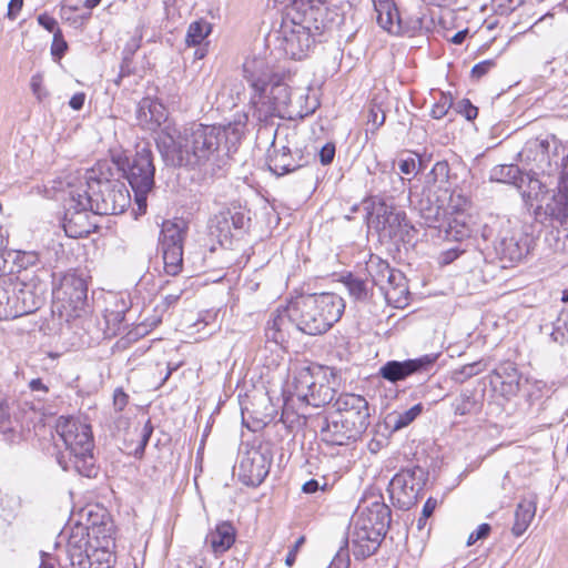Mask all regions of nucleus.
<instances>
[{"label": "nucleus", "mask_w": 568, "mask_h": 568, "mask_svg": "<svg viewBox=\"0 0 568 568\" xmlns=\"http://www.w3.org/2000/svg\"><path fill=\"white\" fill-rule=\"evenodd\" d=\"M247 115L241 114L226 125L192 124L178 130L165 125L156 138L158 149L166 164L173 166H204L212 170L224 164L225 144H234L244 135Z\"/></svg>", "instance_id": "nucleus-1"}, {"label": "nucleus", "mask_w": 568, "mask_h": 568, "mask_svg": "<svg viewBox=\"0 0 568 568\" xmlns=\"http://www.w3.org/2000/svg\"><path fill=\"white\" fill-rule=\"evenodd\" d=\"M344 310V300L335 293L298 296L273 314L267 322L265 336L276 345L284 346L291 325L307 335L324 334L341 318Z\"/></svg>", "instance_id": "nucleus-2"}, {"label": "nucleus", "mask_w": 568, "mask_h": 568, "mask_svg": "<svg viewBox=\"0 0 568 568\" xmlns=\"http://www.w3.org/2000/svg\"><path fill=\"white\" fill-rule=\"evenodd\" d=\"M264 61L260 59L247 60L243 64L245 79L250 82L253 93L251 104L254 109L253 115L258 121H267L272 116L293 119L304 116L300 109L298 101H295L296 93L282 82L268 81V74L263 71Z\"/></svg>", "instance_id": "nucleus-3"}, {"label": "nucleus", "mask_w": 568, "mask_h": 568, "mask_svg": "<svg viewBox=\"0 0 568 568\" xmlns=\"http://www.w3.org/2000/svg\"><path fill=\"white\" fill-rule=\"evenodd\" d=\"M55 430L64 445L57 460L63 470H74L79 475L92 477L95 475L93 462V439L91 427L79 418L60 416Z\"/></svg>", "instance_id": "nucleus-4"}, {"label": "nucleus", "mask_w": 568, "mask_h": 568, "mask_svg": "<svg viewBox=\"0 0 568 568\" xmlns=\"http://www.w3.org/2000/svg\"><path fill=\"white\" fill-rule=\"evenodd\" d=\"M74 187L92 202L91 212L100 215L123 213L130 205V193L123 182L110 180L103 175L102 165L85 172L83 179Z\"/></svg>", "instance_id": "nucleus-5"}, {"label": "nucleus", "mask_w": 568, "mask_h": 568, "mask_svg": "<svg viewBox=\"0 0 568 568\" xmlns=\"http://www.w3.org/2000/svg\"><path fill=\"white\" fill-rule=\"evenodd\" d=\"M390 523V509L381 501H374L355 517L349 538L356 558H367L379 547Z\"/></svg>", "instance_id": "nucleus-6"}, {"label": "nucleus", "mask_w": 568, "mask_h": 568, "mask_svg": "<svg viewBox=\"0 0 568 568\" xmlns=\"http://www.w3.org/2000/svg\"><path fill=\"white\" fill-rule=\"evenodd\" d=\"M334 374L324 366L296 364L293 368V396L313 407H322L335 397Z\"/></svg>", "instance_id": "nucleus-7"}, {"label": "nucleus", "mask_w": 568, "mask_h": 568, "mask_svg": "<svg viewBox=\"0 0 568 568\" xmlns=\"http://www.w3.org/2000/svg\"><path fill=\"white\" fill-rule=\"evenodd\" d=\"M113 162L131 185L140 210L146 209V195L154 186L155 166L152 151L148 146L138 149L132 156L116 155Z\"/></svg>", "instance_id": "nucleus-8"}, {"label": "nucleus", "mask_w": 568, "mask_h": 568, "mask_svg": "<svg viewBox=\"0 0 568 568\" xmlns=\"http://www.w3.org/2000/svg\"><path fill=\"white\" fill-rule=\"evenodd\" d=\"M368 227L376 230L383 237H396L407 233L408 222L403 211H397L384 200L373 197L366 202Z\"/></svg>", "instance_id": "nucleus-9"}, {"label": "nucleus", "mask_w": 568, "mask_h": 568, "mask_svg": "<svg viewBox=\"0 0 568 568\" xmlns=\"http://www.w3.org/2000/svg\"><path fill=\"white\" fill-rule=\"evenodd\" d=\"M427 481V473L419 466L406 468L397 473L388 485L394 505L400 509L414 506Z\"/></svg>", "instance_id": "nucleus-10"}, {"label": "nucleus", "mask_w": 568, "mask_h": 568, "mask_svg": "<svg viewBox=\"0 0 568 568\" xmlns=\"http://www.w3.org/2000/svg\"><path fill=\"white\" fill-rule=\"evenodd\" d=\"M92 202L87 193L79 192L70 185L69 199L63 222V229L69 237L79 239L90 234L92 224L89 221Z\"/></svg>", "instance_id": "nucleus-11"}, {"label": "nucleus", "mask_w": 568, "mask_h": 568, "mask_svg": "<svg viewBox=\"0 0 568 568\" xmlns=\"http://www.w3.org/2000/svg\"><path fill=\"white\" fill-rule=\"evenodd\" d=\"M87 280L77 272L65 273L53 290V298L68 316H79L87 304Z\"/></svg>", "instance_id": "nucleus-12"}, {"label": "nucleus", "mask_w": 568, "mask_h": 568, "mask_svg": "<svg viewBox=\"0 0 568 568\" xmlns=\"http://www.w3.org/2000/svg\"><path fill=\"white\" fill-rule=\"evenodd\" d=\"M366 272L371 277L372 286H378L386 301L398 306L399 297L397 295L406 292L403 274L390 268L386 261L376 255H372L367 261Z\"/></svg>", "instance_id": "nucleus-13"}, {"label": "nucleus", "mask_w": 568, "mask_h": 568, "mask_svg": "<svg viewBox=\"0 0 568 568\" xmlns=\"http://www.w3.org/2000/svg\"><path fill=\"white\" fill-rule=\"evenodd\" d=\"M324 14L325 9L321 6L308 0H294L283 21L295 27H304L305 31L322 39L329 28Z\"/></svg>", "instance_id": "nucleus-14"}, {"label": "nucleus", "mask_w": 568, "mask_h": 568, "mask_svg": "<svg viewBox=\"0 0 568 568\" xmlns=\"http://www.w3.org/2000/svg\"><path fill=\"white\" fill-rule=\"evenodd\" d=\"M281 47L285 54L294 60H302L313 51L322 39L315 37L304 27H295L282 21L280 28Z\"/></svg>", "instance_id": "nucleus-15"}, {"label": "nucleus", "mask_w": 568, "mask_h": 568, "mask_svg": "<svg viewBox=\"0 0 568 568\" xmlns=\"http://www.w3.org/2000/svg\"><path fill=\"white\" fill-rule=\"evenodd\" d=\"M272 458L256 447H251L239 463V478L247 486H258L268 475Z\"/></svg>", "instance_id": "nucleus-16"}, {"label": "nucleus", "mask_w": 568, "mask_h": 568, "mask_svg": "<svg viewBox=\"0 0 568 568\" xmlns=\"http://www.w3.org/2000/svg\"><path fill=\"white\" fill-rule=\"evenodd\" d=\"M337 414L345 423L361 436L369 425V409L367 400L355 394H345L336 400Z\"/></svg>", "instance_id": "nucleus-17"}, {"label": "nucleus", "mask_w": 568, "mask_h": 568, "mask_svg": "<svg viewBox=\"0 0 568 568\" xmlns=\"http://www.w3.org/2000/svg\"><path fill=\"white\" fill-rule=\"evenodd\" d=\"M250 217L236 207H226L210 220L209 229L212 236H215L220 244L231 242L232 230H243L247 226Z\"/></svg>", "instance_id": "nucleus-18"}, {"label": "nucleus", "mask_w": 568, "mask_h": 568, "mask_svg": "<svg viewBox=\"0 0 568 568\" xmlns=\"http://www.w3.org/2000/svg\"><path fill=\"white\" fill-rule=\"evenodd\" d=\"M437 355L428 354L418 358L404 362L389 361L379 369L383 378L396 383L403 381L414 373L427 372L436 362Z\"/></svg>", "instance_id": "nucleus-19"}, {"label": "nucleus", "mask_w": 568, "mask_h": 568, "mask_svg": "<svg viewBox=\"0 0 568 568\" xmlns=\"http://www.w3.org/2000/svg\"><path fill=\"white\" fill-rule=\"evenodd\" d=\"M520 156L527 161L532 162L531 171L534 174L552 175L559 171L557 161L552 163L549 154V142L547 140H532L527 142L526 146L520 153Z\"/></svg>", "instance_id": "nucleus-20"}, {"label": "nucleus", "mask_w": 568, "mask_h": 568, "mask_svg": "<svg viewBox=\"0 0 568 568\" xmlns=\"http://www.w3.org/2000/svg\"><path fill=\"white\" fill-rule=\"evenodd\" d=\"M562 175L558 184V190L551 197L536 209V215L541 222H549L550 224L564 225L568 220V193L564 183Z\"/></svg>", "instance_id": "nucleus-21"}, {"label": "nucleus", "mask_w": 568, "mask_h": 568, "mask_svg": "<svg viewBox=\"0 0 568 568\" xmlns=\"http://www.w3.org/2000/svg\"><path fill=\"white\" fill-rule=\"evenodd\" d=\"M12 293V307L9 315L11 318L20 317L22 315L31 314L40 308L43 298L34 292V288L29 284L14 285L11 290Z\"/></svg>", "instance_id": "nucleus-22"}, {"label": "nucleus", "mask_w": 568, "mask_h": 568, "mask_svg": "<svg viewBox=\"0 0 568 568\" xmlns=\"http://www.w3.org/2000/svg\"><path fill=\"white\" fill-rule=\"evenodd\" d=\"M529 247L526 239L521 234H506L495 244V252L500 262L506 267L507 263L514 264L520 262L528 253Z\"/></svg>", "instance_id": "nucleus-23"}, {"label": "nucleus", "mask_w": 568, "mask_h": 568, "mask_svg": "<svg viewBox=\"0 0 568 568\" xmlns=\"http://www.w3.org/2000/svg\"><path fill=\"white\" fill-rule=\"evenodd\" d=\"M136 118L139 121V124L149 130V131H156L164 125H171L170 123H166V109L165 106L151 98H144L140 101L138 111H136ZM165 126H163L161 130H163ZM162 131H160L161 133Z\"/></svg>", "instance_id": "nucleus-24"}, {"label": "nucleus", "mask_w": 568, "mask_h": 568, "mask_svg": "<svg viewBox=\"0 0 568 568\" xmlns=\"http://www.w3.org/2000/svg\"><path fill=\"white\" fill-rule=\"evenodd\" d=\"M357 437H359L357 430L351 428L337 413L322 428V438L329 445H345Z\"/></svg>", "instance_id": "nucleus-25"}, {"label": "nucleus", "mask_w": 568, "mask_h": 568, "mask_svg": "<svg viewBox=\"0 0 568 568\" xmlns=\"http://www.w3.org/2000/svg\"><path fill=\"white\" fill-rule=\"evenodd\" d=\"M235 541V529L230 523H221L213 530H211L205 537V545H207L215 556H219L227 551Z\"/></svg>", "instance_id": "nucleus-26"}, {"label": "nucleus", "mask_w": 568, "mask_h": 568, "mask_svg": "<svg viewBox=\"0 0 568 568\" xmlns=\"http://www.w3.org/2000/svg\"><path fill=\"white\" fill-rule=\"evenodd\" d=\"M377 23L390 33L400 31V18L393 0H373Z\"/></svg>", "instance_id": "nucleus-27"}, {"label": "nucleus", "mask_w": 568, "mask_h": 568, "mask_svg": "<svg viewBox=\"0 0 568 568\" xmlns=\"http://www.w3.org/2000/svg\"><path fill=\"white\" fill-rule=\"evenodd\" d=\"M103 535L102 539L104 540L103 550L101 551L102 558H99V565L94 566L93 562L90 559V556L88 555V549L83 551H74L68 554L70 564L73 568H103L102 561L109 562V558L111 557V554L104 548H106L110 544V540L112 539L113 534V527L112 524H105L103 523Z\"/></svg>", "instance_id": "nucleus-28"}, {"label": "nucleus", "mask_w": 568, "mask_h": 568, "mask_svg": "<svg viewBox=\"0 0 568 568\" xmlns=\"http://www.w3.org/2000/svg\"><path fill=\"white\" fill-rule=\"evenodd\" d=\"M187 224L183 220L165 221L162 224L160 243L162 248H183Z\"/></svg>", "instance_id": "nucleus-29"}, {"label": "nucleus", "mask_w": 568, "mask_h": 568, "mask_svg": "<svg viewBox=\"0 0 568 568\" xmlns=\"http://www.w3.org/2000/svg\"><path fill=\"white\" fill-rule=\"evenodd\" d=\"M536 515V503L534 500H521L515 511V521L511 531L515 536H521L529 527Z\"/></svg>", "instance_id": "nucleus-30"}, {"label": "nucleus", "mask_w": 568, "mask_h": 568, "mask_svg": "<svg viewBox=\"0 0 568 568\" xmlns=\"http://www.w3.org/2000/svg\"><path fill=\"white\" fill-rule=\"evenodd\" d=\"M449 180V165L446 161H438L425 176V189L428 192L446 190Z\"/></svg>", "instance_id": "nucleus-31"}, {"label": "nucleus", "mask_w": 568, "mask_h": 568, "mask_svg": "<svg viewBox=\"0 0 568 568\" xmlns=\"http://www.w3.org/2000/svg\"><path fill=\"white\" fill-rule=\"evenodd\" d=\"M478 406L475 393L463 390L452 403V408L456 416L473 414Z\"/></svg>", "instance_id": "nucleus-32"}, {"label": "nucleus", "mask_w": 568, "mask_h": 568, "mask_svg": "<svg viewBox=\"0 0 568 568\" xmlns=\"http://www.w3.org/2000/svg\"><path fill=\"white\" fill-rule=\"evenodd\" d=\"M89 532L88 528L82 525H77L70 531L67 540V554L74 551H83L88 549Z\"/></svg>", "instance_id": "nucleus-33"}, {"label": "nucleus", "mask_w": 568, "mask_h": 568, "mask_svg": "<svg viewBox=\"0 0 568 568\" xmlns=\"http://www.w3.org/2000/svg\"><path fill=\"white\" fill-rule=\"evenodd\" d=\"M446 237L453 241H462L470 235V229L465 222V215L457 213L455 217L449 220L445 229Z\"/></svg>", "instance_id": "nucleus-34"}, {"label": "nucleus", "mask_w": 568, "mask_h": 568, "mask_svg": "<svg viewBox=\"0 0 568 568\" xmlns=\"http://www.w3.org/2000/svg\"><path fill=\"white\" fill-rule=\"evenodd\" d=\"M164 271L168 275L175 276L182 270L183 248H162Z\"/></svg>", "instance_id": "nucleus-35"}, {"label": "nucleus", "mask_w": 568, "mask_h": 568, "mask_svg": "<svg viewBox=\"0 0 568 568\" xmlns=\"http://www.w3.org/2000/svg\"><path fill=\"white\" fill-rule=\"evenodd\" d=\"M344 284L352 297L357 301H365L368 298L372 291V285L368 282L359 277L348 275L344 278Z\"/></svg>", "instance_id": "nucleus-36"}, {"label": "nucleus", "mask_w": 568, "mask_h": 568, "mask_svg": "<svg viewBox=\"0 0 568 568\" xmlns=\"http://www.w3.org/2000/svg\"><path fill=\"white\" fill-rule=\"evenodd\" d=\"M520 175V170L514 164L497 165L491 170L490 179L497 182L507 184H517Z\"/></svg>", "instance_id": "nucleus-37"}, {"label": "nucleus", "mask_w": 568, "mask_h": 568, "mask_svg": "<svg viewBox=\"0 0 568 568\" xmlns=\"http://www.w3.org/2000/svg\"><path fill=\"white\" fill-rule=\"evenodd\" d=\"M211 24L200 20L192 22L187 29L185 41L187 45H197L210 34Z\"/></svg>", "instance_id": "nucleus-38"}, {"label": "nucleus", "mask_w": 568, "mask_h": 568, "mask_svg": "<svg viewBox=\"0 0 568 568\" xmlns=\"http://www.w3.org/2000/svg\"><path fill=\"white\" fill-rule=\"evenodd\" d=\"M422 410H423L422 404H416L413 407H410L409 409L395 415L393 417L394 418V425H393L394 429L397 430V429L408 426L412 422L415 420V418L422 413Z\"/></svg>", "instance_id": "nucleus-39"}, {"label": "nucleus", "mask_w": 568, "mask_h": 568, "mask_svg": "<svg viewBox=\"0 0 568 568\" xmlns=\"http://www.w3.org/2000/svg\"><path fill=\"white\" fill-rule=\"evenodd\" d=\"M386 115L385 111L379 103L376 102L375 99L371 101L368 113H367V124L372 125V131L374 132L379 126H382L385 122Z\"/></svg>", "instance_id": "nucleus-40"}, {"label": "nucleus", "mask_w": 568, "mask_h": 568, "mask_svg": "<svg viewBox=\"0 0 568 568\" xmlns=\"http://www.w3.org/2000/svg\"><path fill=\"white\" fill-rule=\"evenodd\" d=\"M422 217L428 227H440L439 222L445 215V211L440 205H430L429 207L420 210Z\"/></svg>", "instance_id": "nucleus-41"}, {"label": "nucleus", "mask_w": 568, "mask_h": 568, "mask_svg": "<svg viewBox=\"0 0 568 568\" xmlns=\"http://www.w3.org/2000/svg\"><path fill=\"white\" fill-rule=\"evenodd\" d=\"M453 105L452 98L440 93V98L435 102L430 110V115L436 119H443Z\"/></svg>", "instance_id": "nucleus-42"}, {"label": "nucleus", "mask_w": 568, "mask_h": 568, "mask_svg": "<svg viewBox=\"0 0 568 568\" xmlns=\"http://www.w3.org/2000/svg\"><path fill=\"white\" fill-rule=\"evenodd\" d=\"M523 4L524 0H493V8L500 16H507Z\"/></svg>", "instance_id": "nucleus-43"}, {"label": "nucleus", "mask_w": 568, "mask_h": 568, "mask_svg": "<svg viewBox=\"0 0 568 568\" xmlns=\"http://www.w3.org/2000/svg\"><path fill=\"white\" fill-rule=\"evenodd\" d=\"M12 307V293L9 288L0 286V320L11 318L9 312Z\"/></svg>", "instance_id": "nucleus-44"}, {"label": "nucleus", "mask_w": 568, "mask_h": 568, "mask_svg": "<svg viewBox=\"0 0 568 568\" xmlns=\"http://www.w3.org/2000/svg\"><path fill=\"white\" fill-rule=\"evenodd\" d=\"M30 88L39 102L44 101L49 97L48 90L43 87V77L40 73L31 77Z\"/></svg>", "instance_id": "nucleus-45"}, {"label": "nucleus", "mask_w": 568, "mask_h": 568, "mask_svg": "<svg viewBox=\"0 0 568 568\" xmlns=\"http://www.w3.org/2000/svg\"><path fill=\"white\" fill-rule=\"evenodd\" d=\"M348 540L345 541V547H339L338 551L334 556L329 568H347L349 565V552L347 548Z\"/></svg>", "instance_id": "nucleus-46"}, {"label": "nucleus", "mask_w": 568, "mask_h": 568, "mask_svg": "<svg viewBox=\"0 0 568 568\" xmlns=\"http://www.w3.org/2000/svg\"><path fill=\"white\" fill-rule=\"evenodd\" d=\"M68 44L62 37V32L60 29H57L53 36V41L51 45V53L53 57L60 59L67 51Z\"/></svg>", "instance_id": "nucleus-47"}, {"label": "nucleus", "mask_w": 568, "mask_h": 568, "mask_svg": "<svg viewBox=\"0 0 568 568\" xmlns=\"http://www.w3.org/2000/svg\"><path fill=\"white\" fill-rule=\"evenodd\" d=\"M420 165H422V161L417 160L413 156H409L406 159H400L398 161V169H399L400 173L406 174V175L412 174V173H417Z\"/></svg>", "instance_id": "nucleus-48"}, {"label": "nucleus", "mask_w": 568, "mask_h": 568, "mask_svg": "<svg viewBox=\"0 0 568 568\" xmlns=\"http://www.w3.org/2000/svg\"><path fill=\"white\" fill-rule=\"evenodd\" d=\"M495 67L494 60H485L475 64L471 69L473 78L479 79L487 74Z\"/></svg>", "instance_id": "nucleus-49"}, {"label": "nucleus", "mask_w": 568, "mask_h": 568, "mask_svg": "<svg viewBox=\"0 0 568 568\" xmlns=\"http://www.w3.org/2000/svg\"><path fill=\"white\" fill-rule=\"evenodd\" d=\"M318 156L323 165L332 163L335 156V144L329 142L323 145L320 150Z\"/></svg>", "instance_id": "nucleus-50"}, {"label": "nucleus", "mask_w": 568, "mask_h": 568, "mask_svg": "<svg viewBox=\"0 0 568 568\" xmlns=\"http://www.w3.org/2000/svg\"><path fill=\"white\" fill-rule=\"evenodd\" d=\"M458 111L462 113L467 120H473L478 114V109L474 106L469 100H462L458 104Z\"/></svg>", "instance_id": "nucleus-51"}, {"label": "nucleus", "mask_w": 568, "mask_h": 568, "mask_svg": "<svg viewBox=\"0 0 568 568\" xmlns=\"http://www.w3.org/2000/svg\"><path fill=\"white\" fill-rule=\"evenodd\" d=\"M37 20L41 27H43L49 32H52L53 34L57 31V29H60L58 27V21L53 17H51L47 13L39 14Z\"/></svg>", "instance_id": "nucleus-52"}, {"label": "nucleus", "mask_w": 568, "mask_h": 568, "mask_svg": "<svg viewBox=\"0 0 568 568\" xmlns=\"http://www.w3.org/2000/svg\"><path fill=\"white\" fill-rule=\"evenodd\" d=\"M490 532V526L488 524H481L478 526L476 531H473L467 540V545L470 546L479 539L486 538Z\"/></svg>", "instance_id": "nucleus-53"}, {"label": "nucleus", "mask_w": 568, "mask_h": 568, "mask_svg": "<svg viewBox=\"0 0 568 568\" xmlns=\"http://www.w3.org/2000/svg\"><path fill=\"white\" fill-rule=\"evenodd\" d=\"M129 403V396L122 389H115L113 394V406L116 412H122Z\"/></svg>", "instance_id": "nucleus-54"}, {"label": "nucleus", "mask_w": 568, "mask_h": 568, "mask_svg": "<svg viewBox=\"0 0 568 568\" xmlns=\"http://www.w3.org/2000/svg\"><path fill=\"white\" fill-rule=\"evenodd\" d=\"M305 541V538L302 536L300 537L295 542L294 545L292 546V548L290 549L288 554L286 555V558H285V564L286 566L288 567H292L296 560V555L298 552V549L301 548V546L304 544Z\"/></svg>", "instance_id": "nucleus-55"}, {"label": "nucleus", "mask_w": 568, "mask_h": 568, "mask_svg": "<svg viewBox=\"0 0 568 568\" xmlns=\"http://www.w3.org/2000/svg\"><path fill=\"white\" fill-rule=\"evenodd\" d=\"M9 424H10L9 407L6 403L0 400V429L3 432L9 429L10 428Z\"/></svg>", "instance_id": "nucleus-56"}, {"label": "nucleus", "mask_w": 568, "mask_h": 568, "mask_svg": "<svg viewBox=\"0 0 568 568\" xmlns=\"http://www.w3.org/2000/svg\"><path fill=\"white\" fill-rule=\"evenodd\" d=\"M481 371L480 363H471L463 366L459 374L466 379L479 374Z\"/></svg>", "instance_id": "nucleus-57"}, {"label": "nucleus", "mask_w": 568, "mask_h": 568, "mask_svg": "<svg viewBox=\"0 0 568 568\" xmlns=\"http://www.w3.org/2000/svg\"><path fill=\"white\" fill-rule=\"evenodd\" d=\"M23 7V2L22 1H19V0H10L9 4H8V12H7V17L10 19V20H16L18 13L21 11Z\"/></svg>", "instance_id": "nucleus-58"}, {"label": "nucleus", "mask_w": 568, "mask_h": 568, "mask_svg": "<svg viewBox=\"0 0 568 568\" xmlns=\"http://www.w3.org/2000/svg\"><path fill=\"white\" fill-rule=\"evenodd\" d=\"M152 432H153V427H152V425H151V423L149 420V422L145 423V425H144V427L142 429L141 443H140L141 452L144 450V447L146 446V444H148V442H149V439L151 437Z\"/></svg>", "instance_id": "nucleus-59"}, {"label": "nucleus", "mask_w": 568, "mask_h": 568, "mask_svg": "<svg viewBox=\"0 0 568 568\" xmlns=\"http://www.w3.org/2000/svg\"><path fill=\"white\" fill-rule=\"evenodd\" d=\"M84 100H85V94L84 93H75L69 101V105L78 111V110H81L83 108V104H84Z\"/></svg>", "instance_id": "nucleus-60"}, {"label": "nucleus", "mask_w": 568, "mask_h": 568, "mask_svg": "<svg viewBox=\"0 0 568 568\" xmlns=\"http://www.w3.org/2000/svg\"><path fill=\"white\" fill-rule=\"evenodd\" d=\"M436 506L437 500L435 498L429 497L423 507L422 516H424V518H429L433 515Z\"/></svg>", "instance_id": "nucleus-61"}, {"label": "nucleus", "mask_w": 568, "mask_h": 568, "mask_svg": "<svg viewBox=\"0 0 568 568\" xmlns=\"http://www.w3.org/2000/svg\"><path fill=\"white\" fill-rule=\"evenodd\" d=\"M320 488V484L317 480L315 479H311L308 481H306L303 487H302V490L305 493V494H313L315 491H317Z\"/></svg>", "instance_id": "nucleus-62"}, {"label": "nucleus", "mask_w": 568, "mask_h": 568, "mask_svg": "<svg viewBox=\"0 0 568 568\" xmlns=\"http://www.w3.org/2000/svg\"><path fill=\"white\" fill-rule=\"evenodd\" d=\"M272 162L274 163V170L275 172H278V170L282 171V173H286V172H290L293 170V168H291V164L290 163H278V155H275L273 159H272Z\"/></svg>", "instance_id": "nucleus-63"}, {"label": "nucleus", "mask_w": 568, "mask_h": 568, "mask_svg": "<svg viewBox=\"0 0 568 568\" xmlns=\"http://www.w3.org/2000/svg\"><path fill=\"white\" fill-rule=\"evenodd\" d=\"M29 387L33 392H38V390H41L43 393L48 392V387L43 384V382L40 378H34V379L30 381Z\"/></svg>", "instance_id": "nucleus-64"}]
</instances>
